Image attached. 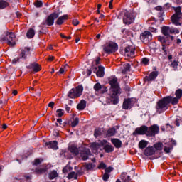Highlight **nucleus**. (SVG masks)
I'll use <instances>...</instances> for the list:
<instances>
[{"mask_svg":"<svg viewBox=\"0 0 182 182\" xmlns=\"http://www.w3.org/2000/svg\"><path fill=\"white\" fill-rule=\"evenodd\" d=\"M109 85L111 86L109 94L111 100L113 102V105H117L119 103V98L117 97V95L120 90V87L117 83V78H112L109 81Z\"/></svg>","mask_w":182,"mask_h":182,"instance_id":"nucleus-1","label":"nucleus"},{"mask_svg":"<svg viewBox=\"0 0 182 182\" xmlns=\"http://www.w3.org/2000/svg\"><path fill=\"white\" fill-rule=\"evenodd\" d=\"M171 102V97H165L163 100H161L157 103L156 106V112L158 113H161L162 112H164V110H167L168 105V103Z\"/></svg>","mask_w":182,"mask_h":182,"instance_id":"nucleus-2","label":"nucleus"},{"mask_svg":"<svg viewBox=\"0 0 182 182\" xmlns=\"http://www.w3.org/2000/svg\"><path fill=\"white\" fill-rule=\"evenodd\" d=\"M175 14L171 16L172 23L178 26V25H181L180 23V19H182V13H181V7L178 6L174 8Z\"/></svg>","mask_w":182,"mask_h":182,"instance_id":"nucleus-3","label":"nucleus"},{"mask_svg":"<svg viewBox=\"0 0 182 182\" xmlns=\"http://www.w3.org/2000/svg\"><path fill=\"white\" fill-rule=\"evenodd\" d=\"M16 38V36L13 32H7L5 37H2L1 41L3 42H6L7 45L9 46H15L16 45V42L15 39Z\"/></svg>","mask_w":182,"mask_h":182,"instance_id":"nucleus-4","label":"nucleus"},{"mask_svg":"<svg viewBox=\"0 0 182 182\" xmlns=\"http://www.w3.org/2000/svg\"><path fill=\"white\" fill-rule=\"evenodd\" d=\"M82 93H83V87L79 85L69 91L68 97H70V99H76L80 96H82Z\"/></svg>","mask_w":182,"mask_h":182,"instance_id":"nucleus-5","label":"nucleus"},{"mask_svg":"<svg viewBox=\"0 0 182 182\" xmlns=\"http://www.w3.org/2000/svg\"><path fill=\"white\" fill-rule=\"evenodd\" d=\"M118 48L117 44L114 43H109L103 46V51L109 55L113 53V52H116Z\"/></svg>","mask_w":182,"mask_h":182,"instance_id":"nucleus-6","label":"nucleus"},{"mask_svg":"<svg viewBox=\"0 0 182 182\" xmlns=\"http://www.w3.org/2000/svg\"><path fill=\"white\" fill-rule=\"evenodd\" d=\"M59 18V14L53 13L50 14L46 21L42 23V25H47V26H52L55 23V19H58Z\"/></svg>","mask_w":182,"mask_h":182,"instance_id":"nucleus-7","label":"nucleus"},{"mask_svg":"<svg viewBox=\"0 0 182 182\" xmlns=\"http://www.w3.org/2000/svg\"><path fill=\"white\" fill-rule=\"evenodd\" d=\"M123 22L125 25H130V23H133L134 22V15L133 13L125 12L124 16L123 17Z\"/></svg>","mask_w":182,"mask_h":182,"instance_id":"nucleus-8","label":"nucleus"},{"mask_svg":"<svg viewBox=\"0 0 182 182\" xmlns=\"http://www.w3.org/2000/svg\"><path fill=\"white\" fill-rule=\"evenodd\" d=\"M140 39L142 41V42L147 43L150 42L151 39H153V36L150 31H145L141 34Z\"/></svg>","mask_w":182,"mask_h":182,"instance_id":"nucleus-9","label":"nucleus"},{"mask_svg":"<svg viewBox=\"0 0 182 182\" xmlns=\"http://www.w3.org/2000/svg\"><path fill=\"white\" fill-rule=\"evenodd\" d=\"M175 95H176V97L173 98V97L169 96L171 97L170 103H171V105H177V103H178V100L181 99L182 90L179 89V90H176Z\"/></svg>","mask_w":182,"mask_h":182,"instance_id":"nucleus-10","label":"nucleus"},{"mask_svg":"<svg viewBox=\"0 0 182 182\" xmlns=\"http://www.w3.org/2000/svg\"><path fill=\"white\" fill-rule=\"evenodd\" d=\"M159 126L152 125L149 128H148L146 136H156V134H159Z\"/></svg>","mask_w":182,"mask_h":182,"instance_id":"nucleus-11","label":"nucleus"},{"mask_svg":"<svg viewBox=\"0 0 182 182\" xmlns=\"http://www.w3.org/2000/svg\"><path fill=\"white\" fill-rule=\"evenodd\" d=\"M124 55L127 58H134V48L133 46H128L124 49Z\"/></svg>","mask_w":182,"mask_h":182,"instance_id":"nucleus-12","label":"nucleus"},{"mask_svg":"<svg viewBox=\"0 0 182 182\" xmlns=\"http://www.w3.org/2000/svg\"><path fill=\"white\" fill-rule=\"evenodd\" d=\"M134 105V101L133 99L125 100L123 102V109L128 110V109H132V107Z\"/></svg>","mask_w":182,"mask_h":182,"instance_id":"nucleus-13","label":"nucleus"},{"mask_svg":"<svg viewBox=\"0 0 182 182\" xmlns=\"http://www.w3.org/2000/svg\"><path fill=\"white\" fill-rule=\"evenodd\" d=\"M149 131V127L146 126H142L139 128H136L134 134L136 133V134H146L147 136V132Z\"/></svg>","mask_w":182,"mask_h":182,"instance_id":"nucleus-14","label":"nucleus"},{"mask_svg":"<svg viewBox=\"0 0 182 182\" xmlns=\"http://www.w3.org/2000/svg\"><path fill=\"white\" fill-rule=\"evenodd\" d=\"M28 55H31V48L26 47L21 50V53L20 54V58L21 59H26Z\"/></svg>","mask_w":182,"mask_h":182,"instance_id":"nucleus-15","label":"nucleus"},{"mask_svg":"<svg viewBox=\"0 0 182 182\" xmlns=\"http://www.w3.org/2000/svg\"><path fill=\"white\" fill-rule=\"evenodd\" d=\"M90 156V150L89 149H84L80 151V157L82 160H87Z\"/></svg>","mask_w":182,"mask_h":182,"instance_id":"nucleus-16","label":"nucleus"},{"mask_svg":"<svg viewBox=\"0 0 182 182\" xmlns=\"http://www.w3.org/2000/svg\"><path fill=\"white\" fill-rule=\"evenodd\" d=\"M154 153H156V150L154 149V148H153V146L151 147H147L146 148L144 154L145 156H153V154H154Z\"/></svg>","mask_w":182,"mask_h":182,"instance_id":"nucleus-17","label":"nucleus"},{"mask_svg":"<svg viewBox=\"0 0 182 182\" xmlns=\"http://www.w3.org/2000/svg\"><path fill=\"white\" fill-rule=\"evenodd\" d=\"M111 143H112L116 149H120L122 147V141L119 139H112Z\"/></svg>","mask_w":182,"mask_h":182,"instance_id":"nucleus-18","label":"nucleus"},{"mask_svg":"<svg viewBox=\"0 0 182 182\" xmlns=\"http://www.w3.org/2000/svg\"><path fill=\"white\" fill-rule=\"evenodd\" d=\"M96 75L97 77H103L105 76V67L100 65L98 70L96 72Z\"/></svg>","mask_w":182,"mask_h":182,"instance_id":"nucleus-19","label":"nucleus"},{"mask_svg":"<svg viewBox=\"0 0 182 182\" xmlns=\"http://www.w3.org/2000/svg\"><path fill=\"white\" fill-rule=\"evenodd\" d=\"M163 35L165 36H170V33H171V28L168 26H164L161 29Z\"/></svg>","mask_w":182,"mask_h":182,"instance_id":"nucleus-20","label":"nucleus"},{"mask_svg":"<svg viewBox=\"0 0 182 182\" xmlns=\"http://www.w3.org/2000/svg\"><path fill=\"white\" fill-rule=\"evenodd\" d=\"M29 69H33V72H39L42 68H41V65L38 63H33L29 67Z\"/></svg>","mask_w":182,"mask_h":182,"instance_id":"nucleus-21","label":"nucleus"},{"mask_svg":"<svg viewBox=\"0 0 182 182\" xmlns=\"http://www.w3.org/2000/svg\"><path fill=\"white\" fill-rule=\"evenodd\" d=\"M48 149H53V150H58V141H50L48 144H47Z\"/></svg>","mask_w":182,"mask_h":182,"instance_id":"nucleus-22","label":"nucleus"},{"mask_svg":"<svg viewBox=\"0 0 182 182\" xmlns=\"http://www.w3.org/2000/svg\"><path fill=\"white\" fill-rule=\"evenodd\" d=\"M86 108V101L82 100L77 105V109L78 110H85Z\"/></svg>","mask_w":182,"mask_h":182,"instance_id":"nucleus-23","label":"nucleus"},{"mask_svg":"<svg viewBox=\"0 0 182 182\" xmlns=\"http://www.w3.org/2000/svg\"><path fill=\"white\" fill-rule=\"evenodd\" d=\"M91 149L93 153H97V151H99V149H100V144L96 142H94L91 144Z\"/></svg>","mask_w":182,"mask_h":182,"instance_id":"nucleus-24","label":"nucleus"},{"mask_svg":"<svg viewBox=\"0 0 182 182\" xmlns=\"http://www.w3.org/2000/svg\"><path fill=\"white\" fill-rule=\"evenodd\" d=\"M59 176V173H58V172L56 171H51L50 173H49V179L50 180H54V178H56V177H58Z\"/></svg>","mask_w":182,"mask_h":182,"instance_id":"nucleus-25","label":"nucleus"},{"mask_svg":"<svg viewBox=\"0 0 182 182\" xmlns=\"http://www.w3.org/2000/svg\"><path fill=\"white\" fill-rule=\"evenodd\" d=\"M130 69H131L130 64L126 63L123 65L122 73H124V74L128 73V72H130Z\"/></svg>","mask_w":182,"mask_h":182,"instance_id":"nucleus-26","label":"nucleus"},{"mask_svg":"<svg viewBox=\"0 0 182 182\" xmlns=\"http://www.w3.org/2000/svg\"><path fill=\"white\" fill-rule=\"evenodd\" d=\"M66 19H68V15H64L59 17L56 21L57 25H62V23H63L64 21H66Z\"/></svg>","mask_w":182,"mask_h":182,"instance_id":"nucleus-27","label":"nucleus"},{"mask_svg":"<svg viewBox=\"0 0 182 182\" xmlns=\"http://www.w3.org/2000/svg\"><path fill=\"white\" fill-rule=\"evenodd\" d=\"M105 153H112L114 150V147L112 145H105L104 146Z\"/></svg>","mask_w":182,"mask_h":182,"instance_id":"nucleus-28","label":"nucleus"},{"mask_svg":"<svg viewBox=\"0 0 182 182\" xmlns=\"http://www.w3.org/2000/svg\"><path fill=\"white\" fill-rule=\"evenodd\" d=\"M157 72H152L150 73L149 77H146L147 80H153L154 79H156L157 77Z\"/></svg>","mask_w":182,"mask_h":182,"instance_id":"nucleus-29","label":"nucleus"},{"mask_svg":"<svg viewBox=\"0 0 182 182\" xmlns=\"http://www.w3.org/2000/svg\"><path fill=\"white\" fill-rule=\"evenodd\" d=\"M6 6H9V3L4 0H0V9H4L6 8Z\"/></svg>","mask_w":182,"mask_h":182,"instance_id":"nucleus-30","label":"nucleus"},{"mask_svg":"<svg viewBox=\"0 0 182 182\" xmlns=\"http://www.w3.org/2000/svg\"><path fill=\"white\" fill-rule=\"evenodd\" d=\"M46 171H48V168H38L36 169V173L37 174H44Z\"/></svg>","mask_w":182,"mask_h":182,"instance_id":"nucleus-31","label":"nucleus"},{"mask_svg":"<svg viewBox=\"0 0 182 182\" xmlns=\"http://www.w3.org/2000/svg\"><path fill=\"white\" fill-rule=\"evenodd\" d=\"M70 151L71 153H73V154H75V156H77L79 154V149H77V147L73 146L70 148Z\"/></svg>","mask_w":182,"mask_h":182,"instance_id":"nucleus-32","label":"nucleus"},{"mask_svg":"<svg viewBox=\"0 0 182 182\" xmlns=\"http://www.w3.org/2000/svg\"><path fill=\"white\" fill-rule=\"evenodd\" d=\"M107 136H109V137L112 136H114V134H116V129L114 128H111L109 129L107 132Z\"/></svg>","mask_w":182,"mask_h":182,"instance_id":"nucleus-33","label":"nucleus"},{"mask_svg":"<svg viewBox=\"0 0 182 182\" xmlns=\"http://www.w3.org/2000/svg\"><path fill=\"white\" fill-rule=\"evenodd\" d=\"M139 149H145V147H147V141L145 140H141L139 143Z\"/></svg>","mask_w":182,"mask_h":182,"instance_id":"nucleus-34","label":"nucleus"},{"mask_svg":"<svg viewBox=\"0 0 182 182\" xmlns=\"http://www.w3.org/2000/svg\"><path fill=\"white\" fill-rule=\"evenodd\" d=\"M69 68V65L68 64H66L65 65H64L63 67H61L60 68L59 72H58V75H62L63 73H65V70H67V68Z\"/></svg>","mask_w":182,"mask_h":182,"instance_id":"nucleus-35","label":"nucleus"},{"mask_svg":"<svg viewBox=\"0 0 182 182\" xmlns=\"http://www.w3.org/2000/svg\"><path fill=\"white\" fill-rule=\"evenodd\" d=\"M33 36H35V30L31 28L27 32V38H29L30 39L32 38Z\"/></svg>","mask_w":182,"mask_h":182,"instance_id":"nucleus-36","label":"nucleus"},{"mask_svg":"<svg viewBox=\"0 0 182 182\" xmlns=\"http://www.w3.org/2000/svg\"><path fill=\"white\" fill-rule=\"evenodd\" d=\"M68 178L69 180L72 179V178H75V180H77V175L76 174V173L75 172H70L68 176Z\"/></svg>","mask_w":182,"mask_h":182,"instance_id":"nucleus-37","label":"nucleus"},{"mask_svg":"<svg viewBox=\"0 0 182 182\" xmlns=\"http://www.w3.org/2000/svg\"><path fill=\"white\" fill-rule=\"evenodd\" d=\"M121 178L122 180H124V181H129L130 180V176H127V173H123L121 175Z\"/></svg>","mask_w":182,"mask_h":182,"instance_id":"nucleus-38","label":"nucleus"},{"mask_svg":"<svg viewBox=\"0 0 182 182\" xmlns=\"http://www.w3.org/2000/svg\"><path fill=\"white\" fill-rule=\"evenodd\" d=\"M154 147L156 149V150H161V149H163V144L161 142H159L157 144H155L154 145Z\"/></svg>","mask_w":182,"mask_h":182,"instance_id":"nucleus-39","label":"nucleus"},{"mask_svg":"<svg viewBox=\"0 0 182 182\" xmlns=\"http://www.w3.org/2000/svg\"><path fill=\"white\" fill-rule=\"evenodd\" d=\"M102 86L100 85V83H97L94 85V89L96 92H100Z\"/></svg>","mask_w":182,"mask_h":182,"instance_id":"nucleus-40","label":"nucleus"},{"mask_svg":"<svg viewBox=\"0 0 182 182\" xmlns=\"http://www.w3.org/2000/svg\"><path fill=\"white\" fill-rule=\"evenodd\" d=\"M79 124V118H75L71 123L72 127H76Z\"/></svg>","mask_w":182,"mask_h":182,"instance_id":"nucleus-41","label":"nucleus"},{"mask_svg":"<svg viewBox=\"0 0 182 182\" xmlns=\"http://www.w3.org/2000/svg\"><path fill=\"white\" fill-rule=\"evenodd\" d=\"M34 5L36 8H41L42 5H43V3H42V1L40 0H37L34 2Z\"/></svg>","mask_w":182,"mask_h":182,"instance_id":"nucleus-42","label":"nucleus"},{"mask_svg":"<svg viewBox=\"0 0 182 182\" xmlns=\"http://www.w3.org/2000/svg\"><path fill=\"white\" fill-rule=\"evenodd\" d=\"M162 50L165 55H167V53L168 52V47L164 44L162 45Z\"/></svg>","mask_w":182,"mask_h":182,"instance_id":"nucleus-43","label":"nucleus"},{"mask_svg":"<svg viewBox=\"0 0 182 182\" xmlns=\"http://www.w3.org/2000/svg\"><path fill=\"white\" fill-rule=\"evenodd\" d=\"M56 112H57V116L58 117H62V116H63V114H65V113L63 112V109H57Z\"/></svg>","mask_w":182,"mask_h":182,"instance_id":"nucleus-44","label":"nucleus"},{"mask_svg":"<svg viewBox=\"0 0 182 182\" xmlns=\"http://www.w3.org/2000/svg\"><path fill=\"white\" fill-rule=\"evenodd\" d=\"M87 170H92V168H95V165L92 164H87L85 166Z\"/></svg>","mask_w":182,"mask_h":182,"instance_id":"nucleus-45","label":"nucleus"},{"mask_svg":"<svg viewBox=\"0 0 182 182\" xmlns=\"http://www.w3.org/2000/svg\"><path fill=\"white\" fill-rule=\"evenodd\" d=\"M149 58H142V61H141V63H143L144 65H149Z\"/></svg>","mask_w":182,"mask_h":182,"instance_id":"nucleus-46","label":"nucleus"},{"mask_svg":"<svg viewBox=\"0 0 182 182\" xmlns=\"http://www.w3.org/2000/svg\"><path fill=\"white\" fill-rule=\"evenodd\" d=\"M109 173H105V174L103 175L102 179L104 180V181H107V180H109Z\"/></svg>","mask_w":182,"mask_h":182,"instance_id":"nucleus-47","label":"nucleus"},{"mask_svg":"<svg viewBox=\"0 0 182 182\" xmlns=\"http://www.w3.org/2000/svg\"><path fill=\"white\" fill-rule=\"evenodd\" d=\"M171 66L172 68H174V69H177V66H178V62L177 61H173L171 64Z\"/></svg>","mask_w":182,"mask_h":182,"instance_id":"nucleus-48","label":"nucleus"},{"mask_svg":"<svg viewBox=\"0 0 182 182\" xmlns=\"http://www.w3.org/2000/svg\"><path fill=\"white\" fill-rule=\"evenodd\" d=\"M171 33H180V31L177 28H171Z\"/></svg>","mask_w":182,"mask_h":182,"instance_id":"nucleus-49","label":"nucleus"},{"mask_svg":"<svg viewBox=\"0 0 182 182\" xmlns=\"http://www.w3.org/2000/svg\"><path fill=\"white\" fill-rule=\"evenodd\" d=\"M172 149H173L172 146H171V147L165 146L164 150L165 153H170V150H171Z\"/></svg>","mask_w":182,"mask_h":182,"instance_id":"nucleus-50","label":"nucleus"},{"mask_svg":"<svg viewBox=\"0 0 182 182\" xmlns=\"http://www.w3.org/2000/svg\"><path fill=\"white\" fill-rule=\"evenodd\" d=\"M158 40L159 41V42H161V43H166V39H164L162 36H159Z\"/></svg>","mask_w":182,"mask_h":182,"instance_id":"nucleus-51","label":"nucleus"},{"mask_svg":"<svg viewBox=\"0 0 182 182\" xmlns=\"http://www.w3.org/2000/svg\"><path fill=\"white\" fill-rule=\"evenodd\" d=\"M112 171H113V168L112 167L105 168V173H107V174H109V173H112Z\"/></svg>","mask_w":182,"mask_h":182,"instance_id":"nucleus-52","label":"nucleus"},{"mask_svg":"<svg viewBox=\"0 0 182 182\" xmlns=\"http://www.w3.org/2000/svg\"><path fill=\"white\" fill-rule=\"evenodd\" d=\"M98 168H106V164L103 162L100 164V166H98Z\"/></svg>","mask_w":182,"mask_h":182,"instance_id":"nucleus-53","label":"nucleus"},{"mask_svg":"<svg viewBox=\"0 0 182 182\" xmlns=\"http://www.w3.org/2000/svg\"><path fill=\"white\" fill-rule=\"evenodd\" d=\"M105 92H107V87L102 86L101 90H100V92L101 93H105Z\"/></svg>","mask_w":182,"mask_h":182,"instance_id":"nucleus-54","label":"nucleus"},{"mask_svg":"<svg viewBox=\"0 0 182 182\" xmlns=\"http://www.w3.org/2000/svg\"><path fill=\"white\" fill-rule=\"evenodd\" d=\"M95 137H99L100 136V131L99 130H95L94 133Z\"/></svg>","mask_w":182,"mask_h":182,"instance_id":"nucleus-55","label":"nucleus"},{"mask_svg":"<svg viewBox=\"0 0 182 182\" xmlns=\"http://www.w3.org/2000/svg\"><path fill=\"white\" fill-rule=\"evenodd\" d=\"M73 24L74 26H77V25H79V21L77 19L73 20Z\"/></svg>","mask_w":182,"mask_h":182,"instance_id":"nucleus-56","label":"nucleus"},{"mask_svg":"<svg viewBox=\"0 0 182 182\" xmlns=\"http://www.w3.org/2000/svg\"><path fill=\"white\" fill-rule=\"evenodd\" d=\"M153 46H156V43H151L149 45V48L152 50H156V47H153Z\"/></svg>","mask_w":182,"mask_h":182,"instance_id":"nucleus-57","label":"nucleus"},{"mask_svg":"<svg viewBox=\"0 0 182 182\" xmlns=\"http://www.w3.org/2000/svg\"><path fill=\"white\" fill-rule=\"evenodd\" d=\"M41 164V159H36L34 161V165H35V166H38V164Z\"/></svg>","mask_w":182,"mask_h":182,"instance_id":"nucleus-58","label":"nucleus"},{"mask_svg":"<svg viewBox=\"0 0 182 182\" xmlns=\"http://www.w3.org/2000/svg\"><path fill=\"white\" fill-rule=\"evenodd\" d=\"M69 170H70V168H69V166H65V167L63 169V173H68V171H69Z\"/></svg>","mask_w":182,"mask_h":182,"instance_id":"nucleus-59","label":"nucleus"},{"mask_svg":"<svg viewBox=\"0 0 182 182\" xmlns=\"http://www.w3.org/2000/svg\"><path fill=\"white\" fill-rule=\"evenodd\" d=\"M109 8L113 9V0H111L109 4Z\"/></svg>","mask_w":182,"mask_h":182,"instance_id":"nucleus-60","label":"nucleus"},{"mask_svg":"<svg viewBox=\"0 0 182 182\" xmlns=\"http://www.w3.org/2000/svg\"><path fill=\"white\" fill-rule=\"evenodd\" d=\"M55 106V102H51L48 104V107H51V109H53V107Z\"/></svg>","mask_w":182,"mask_h":182,"instance_id":"nucleus-61","label":"nucleus"},{"mask_svg":"<svg viewBox=\"0 0 182 182\" xmlns=\"http://www.w3.org/2000/svg\"><path fill=\"white\" fill-rule=\"evenodd\" d=\"M149 31H151V32H156L157 29L154 27H149Z\"/></svg>","mask_w":182,"mask_h":182,"instance_id":"nucleus-62","label":"nucleus"},{"mask_svg":"<svg viewBox=\"0 0 182 182\" xmlns=\"http://www.w3.org/2000/svg\"><path fill=\"white\" fill-rule=\"evenodd\" d=\"M96 65H99L100 63V58H97L95 60Z\"/></svg>","mask_w":182,"mask_h":182,"instance_id":"nucleus-63","label":"nucleus"},{"mask_svg":"<svg viewBox=\"0 0 182 182\" xmlns=\"http://www.w3.org/2000/svg\"><path fill=\"white\" fill-rule=\"evenodd\" d=\"M16 62H19V58H14V59L12 60V63H16Z\"/></svg>","mask_w":182,"mask_h":182,"instance_id":"nucleus-64","label":"nucleus"}]
</instances>
